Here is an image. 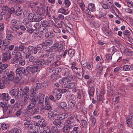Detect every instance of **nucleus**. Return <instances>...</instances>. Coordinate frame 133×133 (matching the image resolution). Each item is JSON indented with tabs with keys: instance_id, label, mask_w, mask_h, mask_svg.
<instances>
[{
	"instance_id": "obj_1",
	"label": "nucleus",
	"mask_w": 133,
	"mask_h": 133,
	"mask_svg": "<svg viewBox=\"0 0 133 133\" xmlns=\"http://www.w3.org/2000/svg\"><path fill=\"white\" fill-rule=\"evenodd\" d=\"M20 52H23L25 54H26L28 52V50L22 45L15 46L12 54V55L15 56L16 57L11 59L10 62L11 63L15 64L17 63L20 58L22 57V54Z\"/></svg>"
},
{
	"instance_id": "obj_2",
	"label": "nucleus",
	"mask_w": 133,
	"mask_h": 133,
	"mask_svg": "<svg viewBox=\"0 0 133 133\" xmlns=\"http://www.w3.org/2000/svg\"><path fill=\"white\" fill-rule=\"evenodd\" d=\"M18 91L20 95H22V97L24 101L26 102L29 97V93L30 90L28 87H25L24 89L22 87H20L18 88Z\"/></svg>"
},
{
	"instance_id": "obj_3",
	"label": "nucleus",
	"mask_w": 133,
	"mask_h": 133,
	"mask_svg": "<svg viewBox=\"0 0 133 133\" xmlns=\"http://www.w3.org/2000/svg\"><path fill=\"white\" fill-rule=\"evenodd\" d=\"M45 95L41 93L36 95L33 96L31 100V102L36 104V102L38 101V105H43V102Z\"/></svg>"
},
{
	"instance_id": "obj_4",
	"label": "nucleus",
	"mask_w": 133,
	"mask_h": 133,
	"mask_svg": "<svg viewBox=\"0 0 133 133\" xmlns=\"http://www.w3.org/2000/svg\"><path fill=\"white\" fill-rule=\"evenodd\" d=\"M42 106L43 107L41 108L43 109H44L45 110L47 111H51L52 109V107L50 104L49 97L48 96H46L45 98L44 106H43V105Z\"/></svg>"
},
{
	"instance_id": "obj_5",
	"label": "nucleus",
	"mask_w": 133,
	"mask_h": 133,
	"mask_svg": "<svg viewBox=\"0 0 133 133\" xmlns=\"http://www.w3.org/2000/svg\"><path fill=\"white\" fill-rule=\"evenodd\" d=\"M11 96L7 92L4 93L0 94V98L4 101L8 102L11 99Z\"/></svg>"
},
{
	"instance_id": "obj_6",
	"label": "nucleus",
	"mask_w": 133,
	"mask_h": 133,
	"mask_svg": "<svg viewBox=\"0 0 133 133\" xmlns=\"http://www.w3.org/2000/svg\"><path fill=\"white\" fill-rule=\"evenodd\" d=\"M54 61V59L53 57H49L45 61V64L47 65H50L52 64L53 65H58V64L57 63L58 62H55L53 63Z\"/></svg>"
},
{
	"instance_id": "obj_7",
	"label": "nucleus",
	"mask_w": 133,
	"mask_h": 133,
	"mask_svg": "<svg viewBox=\"0 0 133 133\" xmlns=\"http://www.w3.org/2000/svg\"><path fill=\"white\" fill-rule=\"evenodd\" d=\"M65 88H67L68 90L69 89H71L72 91L75 92H76L77 89L76 84L74 82L69 83L67 85L65 86Z\"/></svg>"
},
{
	"instance_id": "obj_8",
	"label": "nucleus",
	"mask_w": 133,
	"mask_h": 133,
	"mask_svg": "<svg viewBox=\"0 0 133 133\" xmlns=\"http://www.w3.org/2000/svg\"><path fill=\"white\" fill-rule=\"evenodd\" d=\"M27 69L29 72L34 74L37 72L39 69L38 68L36 65H31L27 67Z\"/></svg>"
},
{
	"instance_id": "obj_9",
	"label": "nucleus",
	"mask_w": 133,
	"mask_h": 133,
	"mask_svg": "<svg viewBox=\"0 0 133 133\" xmlns=\"http://www.w3.org/2000/svg\"><path fill=\"white\" fill-rule=\"evenodd\" d=\"M70 79L67 77H64L60 79L59 81V83L64 87L70 82Z\"/></svg>"
},
{
	"instance_id": "obj_10",
	"label": "nucleus",
	"mask_w": 133,
	"mask_h": 133,
	"mask_svg": "<svg viewBox=\"0 0 133 133\" xmlns=\"http://www.w3.org/2000/svg\"><path fill=\"white\" fill-rule=\"evenodd\" d=\"M52 123L54 125L56 126L58 128L62 127L63 125L61 120L59 118L55 119L53 121Z\"/></svg>"
},
{
	"instance_id": "obj_11",
	"label": "nucleus",
	"mask_w": 133,
	"mask_h": 133,
	"mask_svg": "<svg viewBox=\"0 0 133 133\" xmlns=\"http://www.w3.org/2000/svg\"><path fill=\"white\" fill-rule=\"evenodd\" d=\"M35 62L36 64V66L39 69L43 67L45 64V61L43 59H38L37 61H35Z\"/></svg>"
},
{
	"instance_id": "obj_12",
	"label": "nucleus",
	"mask_w": 133,
	"mask_h": 133,
	"mask_svg": "<svg viewBox=\"0 0 133 133\" xmlns=\"http://www.w3.org/2000/svg\"><path fill=\"white\" fill-rule=\"evenodd\" d=\"M26 69L24 67H20L18 68L16 70V72L17 74L20 76V75L24 74H25Z\"/></svg>"
},
{
	"instance_id": "obj_13",
	"label": "nucleus",
	"mask_w": 133,
	"mask_h": 133,
	"mask_svg": "<svg viewBox=\"0 0 133 133\" xmlns=\"http://www.w3.org/2000/svg\"><path fill=\"white\" fill-rule=\"evenodd\" d=\"M11 58V55L9 52H6L3 54L2 60L3 61H9Z\"/></svg>"
},
{
	"instance_id": "obj_14",
	"label": "nucleus",
	"mask_w": 133,
	"mask_h": 133,
	"mask_svg": "<svg viewBox=\"0 0 133 133\" xmlns=\"http://www.w3.org/2000/svg\"><path fill=\"white\" fill-rule=\"evenodd\" d=\"M0 107L1 108L3 112H5L8 108V105L5 102H0Z\"/></svg>"
},
{
	"instance_id": "obj_15",
	"label": "nucleus",
	"mask_w": 133,
	"mask_h": 133,
	"mask_svg": "<svg viewBox=\"0 0 133 133\" xmlns=\"http://www.w3.org/2000/svg\"><path fill=\"white\" fill-rule=\"evenodd\" d=\"M38 91V90L35 87L32 88L30 90V96L31 97H32L33 96L36 95Z\"/></svg>"
},
{
	"instance_id": "obj_16",
	"label": "nucleus",
	"mask_w": 133,
	"mask_h": 133,
	"mask_svg": "<svg viewBox=\"0 0 133 133\" xmlns=\"http://www.w3.org/2000/svg\"><path fill=\"white\" fill-rule=\"evenodd\" d=\"M32 123L30 121H26L25 122L24 124V127L28 128L30 129H34V127L32 126Z\"/></svg>"
},
{
	"instance_id": "obj_17",
	"label": "nucleus",
	"mask_w": 133,
	"mask_h": 133,
	"mask_svg": "<svg viewBox=\"0 0 133 133\" xmlns=\"http://www.w3.org/2000/svg\"><path fill=\"white\" fill-rule=\"evenodd\" d=\"M36 104L33 102H31L29 104L26 108V112H30V110L32 109L35 107Z\"/></svg>"
},
{
	"instance_id": "obj_18",
	"label": "nucleus",
	"mask_w": 133,
	"mask_h": 133,
	"mask_svg": "<svg viewBox=\"0 0 133 133\" xmlns=\"http://www.w3.org/2000/svg\"><path fill=\"white\" fill-rule=\"evenodd\" d=\"M58 107L63 109H66L67 108V106L66 103L64 102H62L59 103Z\"/></svg>"
},
{
	"instance_id": "obj_19",
	"label": "nucleus",
	"mask_w": 133,
	"mask_h": 133,
	"mask_svg": "<svg viewBox=\"0 0 133 133\" xmlns=\"http://www.w3.org/2000/svg\"><path fill=\"white\" fill-rule=\"evenodd\" d=\"M70 72L69 70L67 69H64L62 71V75L63 76H68L70 77L71 75L69 74H70Z\"/></svg>"
},
{
	"instance_id": "obj_20",
	"label": "nucleus",
	"mask_w": 133,
	"mask_h": 133,
	"mask_svg": "<svg viewBox=\"0 0 133 133\" xmlns=\"http://www.w3.org/2000/svg\"><path fill=\"white\" fill-rule=\"evenodd\" d=\"M8 79L10 81L12 80L15 77V74L13 72L10 71L7 76Z\"/></svg>"
},
{
	"instance_id": "obj_21",
	"label": "nucleus",
	"mask_w": 133,
	"mask_h": 133,
	"mask_svg": "<svg viewBox=\"0 0 133 133\" xmlns=\"http://www.w3.org/2000/svg\"><path fill=\"white\" fill-rule=\"evenodd\" d=\"M68 114L65 112L59 115L58 116L59 119L61 120H62L68 117Z\"/></svg>"
},
{
	"instance_id": "obj_22",
	"label": "nucleus",
	"mask_w": 133,
	"mask_h": 133,
	"mask_svg": "<svg viewBox=\"0 0 133 133\" xmlns=\"http://www.w3.org/2000/svg\"><path fill=\"white\" fill-rule=\"evenodd\" d=\"M75 121V119L74 116H71L69 117L66 121V122L69 124L73 123Z\"/></svg>"
},
{
	"instance_id": "obj_23",
	"label": "nucleus",
	"mask_w": 133,
	"mask_h": 133,
	"mask_svg": "<svg viewBox=\"0 0 133 133\" xmlns=\"http://www.w3.org/2000/svg\"><path fill=\"white\" fill-rule=\"evenodd\" d=\"M69 25H67L65 27V28L67 31L69 33L72 32H73L72 29L73 26L72 24L71 23H69Z\"/></svg>"
},
{
	"instance_id": "obj_24",
	"label": "nucleus",
	"mask_w": 133,
	"mask_h": 133,
	"mask_svg": "<svg viewBox=\"0 0 133 133\" xmlns=\"http://www.w3.org/2000/svg\"><path fill=\"white\" fill-rule=\"evenodd\" d=\"M76 103L75 101L74 100H70L68 102L69 106L71 108H73L74 107Z\"/></svg>"
},
{
	"instance_id": "obj_25",
	"label": "nucleus",
	"mask_w": 133,
	"mask_h": 133,
	"mask_svg": "<svg viewBox=\"0 0 133 133\" xmlns=\"http://www.w3.org/2000/svg\"><path fill=\"white\" fill-rule=\"evenodd\" d=\"M48 117L51 120L53 121L55 118L54 117V112L53 111H50L48 114Z\"/></svg>"
},
{
	"instance_id": "obj_26",
	"label": "nucleus",
	"mask_w": 133,
	"mask_h": 133,
	"mask_svg": "<svg viewBox=\"0 0 133 133\" xmlns=\"http://www.w3.org/2000/svg\"><path fill=\"white\" fill-rule=\"evenodd\" d=\"M51 49H49L46 53L45 55L47 57H52L55 55V54L51 51Z\"/></svg>"
},
{
	"instance_id": "obj_27",
	"label": "nucleus",
	"mask_w": 133,
	"mask_h": 133,
	"mask_svg": "<svg viewBox=\"0 0 133 133\" xmlns=\"http://www.w3.org/2000/svg\"><path fill=\"white\" fill-rule=\"evenodd\" d=\"M90 121L91 122V124L92 127L94 126L96 122V119L92 116L90 117Z\"/></svg>"
},
{
	"instance_id": "obj_28",
	"label": "nucleus",
	"mask_w": 133,
	"mask_h": 133,
	"mask_svg": "<svg viewBox=\"0 0 133 133\" xmlns=\"http://www.w3.org/2000/svg\"><path fill=\"white\" fill-rule=\"evenodd\" d=\"M18 92L16 89H13L9 91L10 94L12 96H13L18 94Z\"/></svg>"
},
{
	"instance_id": "obj_29",
	"label": "nucleus",
	"mask_w": 133,
	"mask_h": 133,
	"mask_svg": "<svg viewBox=\"0 0 133 133\" xmlns=\"http://www.w3.org/2000/svg\"><path fill=\"white\" fill-rule=\"evenodd\" d=\"M70 128V125H66L63 128L62 131L64 132H68L69 131Z\"/></svg>"
},
{
	"instance_id": "obj_30",
	"label": "nucleus",
	"mask_w": 133,
	"mask_h": 133,
	"mask_svg": "<svg viewBox=\"0 0 133 133\" xmlns=\"http://www.w3.org/2000/svg\"><path fill=\"white\" fill-rule=\"evenodd\" d=\"M25 20H24L23 21V23H24V24H27V23H28V21L27 22H25ZM31 26L32 25L30 23H28V24H26V27L27 29H29V30H28V31L29 30V31H30V30H31V31H32V30H33V29H30L31 27Z\"/></svg>"
},
{
	"instance_id": "obj_31",
	"label": "nucleus",
	"mask_w": 133,
	"mask_h": 133,
	"mask_svg": "<svg viewBox=\"0 0 133 133\" xmlns=\"http://www.w3.org/2000/svg\"><path fill=\"white\" fill-rule=\"evenodd\" d=\"M52 43V41L50 40H47L43 43V45L45 46H49Z\"/></svg>"
},
{
	"instance_id": "obj_32",
	"label": "nucleus",
	"mask_w": 133,
	"mask_h": 133,
	"mask_svg": "<svg viewBox=\"0 0 133 133\" xmlns=\"http://www.w3.org/2000/svg\"><path fill=\"white\" fill-rule=\"evenodd\" d=\"M89 22H90V25L92 27L96 28H98L99 27V25L97 23L95 22H91L90 21Z\"/></svg>"
},
{
	"instance_id": "obj_33",
	"label": "nucleus",
	"mask_w": 133,
	"mask_h": 133,
	"mask_svg": "<svg viewBox=\"0 0 133 133\" xmlns=\"http://www.w3.org/2000/svg\"><path fill=\"white\" fill-rule=\"evenodd\" d=\"M14 133H22V131L20 127H16L13 129Z\"/></svg>"
},
{
	"instance_id": "obj_34",
	"label": "nucleus",
	"mask_w": 133,
	"mask_h": 133,
	"mask_svg": "<svg viewBox=\"0 0 133 133\" xmlns=\"http://www.w3.org/2000/svg\"><path fill=\"white\" fill-rule=\"evenodd\" d=\"M9 8L7 6H4L2 9V12L4 15H6L8 12Z\"/></svg>"
},
{
	"instance_id": "obj_35",
	"label": "nucleus",
	"mask_w": 133,
	"mask_h": 133,
	"mask_svg": "<svg viewBox=\"0 0 133 133\" xmlns=\"http://www.w3.org/2000/svg\"><path fill=\"white\" fill-rule=\"evenodd\" d=\"M39 112V110L37 108H35L34 110H30V113L31 115H35L38 113ZM29 112H27V114H28Z\"/></svg>"
},
{
	"instance_id": "obj_36",
	"label": "nucleus",
	"mask_w": 133,
	"mask_h": 133,
	"mask_svg": "<svg viewBox=\"0 0 133 133\" xmlns=\"http://www.w3.org/2000/svg\"><path fill=\"white\" fill-rule=\"evenodd\" d=\"M75 54V51L73 49H70L68 51V54L70 57L72 58Z\"/></svg>"
},
{
	"instance_id": "obj_37",
	"label": "nucleus",
	"mask_w": 133,
	"mask_h": 133,
	"mask_svg": "<svg viewBox=\"0 0 133 133\" xmlns=\"http://www.w3.org/2000/svg\"><path fill=\"white\" fill-rule=\"evenodd\" d=\"M104 34L107 36H109L112 35V32L108 30H105L103 31Z\"/></svg>"
},
{
	"instance_id": "obj_38",
	"label": "nucleus",
	"mask_w": 133,
	"mask_h": 133,
	"mask_svg": "<svg viewBox=\"0 0 133 133\" xmlns=\"http://www.w3.org/2000/svg\"><path fill=\"white\" fill-rule=\"evenodd\" d=\"M49 28L48 27L46 26L45 27H43L41 30L40 31L42 34H45L48 31Z\"/></svg>"
},
{
	"instance_id": "obj_39",
	"label": "nucleus",
	"mask_w": 133,
	"mask_h": 133,
	"mask_svg": "<svg viewBox=\"0 0 133 133\" xmlns=\"http://www.w3.org/2000/svg\"><path fill=\"white\" fill-rule=\"evenodd\" d=\"M32 19L30 20L31 22L35 21L36 22L41 21L43 19L42 17H38L37 18H35V17H31Z\"/></svg>"
},
{
	"instance_id": "obj_40",
	"label": "nucleus",
	"mask_w": 133,
	"mask_h": 133,
	"mask_svg": "<svg viewBox=\"0 0 133 133\" xmlns=\"http://www.w3.org/2000/svg\"><path fill=\"white\" fill-rule=\"evenodd\" d=\"M38 122H39L40 124V126L41 127H44L46 125V123L44 122V119H39V121H38Z\"/></svg>"
},
{
	"instance_id": "obj_41",
	"label": "nucleus",
	"mask_w": 133,
	"mask_h": 133,
	"mask_svg": "<svg viewBox=\"0 0 133 133\" xmlns=\"http://www.w3.org/2000/svg\"><path fill=\"white\" fill-rule=\"evenodd\" d=\"M89 87L90 88L89 91V95L90 96H93L94 94L95 89L92 86L91 87L90 86H89Z\"/></svg>"
},
{
	"instance_id": "obj_42",
	"label": "nucleus",
	"mask_w": 133,
	"mask_h": 133,
	"mask_svg": "<svg viewBox=\"0 0 133 133\" xmlns=\"http://www.w3.org/2000/svg\"><path fill=\"white\" fill-rule=\"evenodd\" d=\"M1 126L2 129L4 130H6L9 127V125L8 124L4 123H2Z\"/></svg>"
},
{
	"instance_id": "obj_43",
	"label": "nucleus",
	"mask_w": 133,
	"mask_h": 133,
	"mask_svg": "<svg viewBox=\"0 0 133 133\" xmlns=\"http://www.w3.org/2000/svg\"><path fill=\"white\" fill-rule=\"evenodd\" d=\"M126 123L128 126L133 129V123L132 122V121L127 119Z\"/></svg>"
},
{
	"instance_id": "obj_44",
	"label": "nucleus",
	"mask_w": 133,
	"mask_h": 133,
	"mask_svg": "<svg viewBox=\"0 0 133 133\" xmlns=\"http://www.w3.org/2000/svg\"><path fill=\"white\" fill-rule=\"evenodd\" d=\"M51 78L52 80L55 81L58 78V75L57 73L52 74L51 76Z\"/></svg>"
},
{
	"instance_id": "obj_45",
	"label": "nucleus",
	"mask_w": 133,
	"mask_h": 133,
	"mask_svg": "<svg viewBox=\"0 0 133 133\" xmlns=\"http://www.w3.org/2000/svg\"><path fill=\"white\" fill-rule=\"evenodd\" d=\"M81 123L84 127L86 128L88 125L87 121L84 120H82L81 121Z\"/></svg>"
},
{
	"instance_id": "obj_46",
	"label": "nucleus",
	"mask_w": 133,
	"mask_h": 133,
	"mask_svg": "<svg viewBox=\"0 0 133 133\" xmlns=\"http://www.w3.org/2000/svg\"><path fill=\"white\" fill-rule=\"evenodd\" d=\"M39 5V6H35V9H36L38 10L39 9V8H40V6H41V4L40 3H39V2H34L33 3V5L34 6H35V5Z\"/></svg>"
},
{
	"instance_id": "obj_47",
	"label": "nucleus",
	"mask_w": 133,
	"mask_h": 133,
	"mask_svg": "<svg viewBox=\"0 0 133 133\" xmlns=\"http://www.w3.org/2000/svg\"><path fill=\"white\" fill-rule=\"evenodd\" d=\"M130 70L129 66L128 65H125L123 66V70L124 71H128Z\"/></svg>"
},
{
	"instance_id": "obj_48",
	"label": "nucleus",
	"mask_w": 133,
	"mask_h": 133,
	"mask_svg": "<svg viewBox=\"0 0 133 133\" xmlns=\"http://www.w3.org/2000/svg\"><path fill=\"white\" fill-rule=\"evenodd\" d=\"M8 66V65L7 64H4L1 65L0 67V69L2 70H4L7 68Z\"/></svg>"
},
{
	"instance_id": "obj_49",
	"label": "nucleus",
	"mask_w": 133,
	"mask_h": 133,
	"mask_svg": "<svg viewBox=\"0 0 133 133\" xmlns=\"http://www.w3.org/2000/svg\"><path fill=\"white\" fill-rule=\"evenodd\" d=\"M22 58L20 59V60L19 62V63L22 65H24L25 64V60L23 59H21Z\"/></svg>"
},
{
	"instance_id": "obj_50",
	"label": "nucleus",
	"mask_w": 133,
	"mask_h": 133,
	"mask_svg": "<svg viewBox=\"0 0 133 133\" xmlns=\"http://www.w3.org/2000/svg\"><path fill=\"white\" fill-rule=\"evenodd\" d=\"M21 79V76H19L18 74H17L16 76L15 77V80L14 82L15 83H18L20 80Z\"/></svg>"
},
{
	"instance_id": "obj_51",
	"label": "nucleus",
	"mask_w": 133,
	"mask_h": 133,
	"mask_svg": "<svg viewBox=\"0 0 133 133\" xmlns=\"http://www.w3.org/2000/svg\"><path fill=\"white\" fill-rule=\"evenodd\" d=\"M54 36V35L53 34H52V35H51V33L50 32H48V31L45 34V37L47 38H50Z\"/></svg>"
},
{
	"instance_id": "obj_52",
	"label": "nucleus",
	"mask_w": 133,
	"mask_h": 133,
	"mask_svg": "<svg viewBox=\"0 0 133 133\" xmlns=\"http://www.w3.org/2000/svg\"><path fill=\"white\" fill-rule=\"evenodd\" d=\"M33 118L34 120L36 122H38V121H39V119H41V117L39 115L35 116Z\"/></svg>"
},
{
	"instance_id": "obj_53",
	"label": "nucleus",
	"mask_w": 133,
	"mask_h": 133,
	"mask_svg": "<svg viewBox=\"0 0 133 133\" xmlns=\"http://www.w3.org/2000/svg\"><path fill=\"white\" fill-rule=\"evenodd\" d=\"M23 112L20 110H18L16 112V115L17 116L23 115Z\"/></svg>"
},
{
	"instance_id": "obj_54",
	"label": "nucleus",
	"mask_w": 133,
	"mask_h": 133,
	"mask_svg": "<svg viewBox=\"0 0 133 133\" xmlns=\"http://www.w3.org/2000/svg\"><path fill=\"white\" fill-rule=\"evenodd\" d=\"M95 8V5L92 3H90L88 5V9L92 10Z\"/></svg>"
},
{
	"instance_id": "obj_55",
	"label": "nucleus",
	"mask_w": 133,
	"mask_h": 133,
	"mask_svg": "<svg viewBox=\"0 0 133 133\" xmlns=\"http://www.w3.org/2000/svg\"><path fill=\"white\" fill-rule=\"evenodd\" d=\"M6 37L8 39L11 40L13 39V36L11 34H7Z\"/></svg>"
},
{
	"instance_id": "obj_56",
	"label": "nucleus",
	"mask_w": 133,
	"mask_h": 133,
	"mask_svg": "<svg viewBox=\"0 0 133 133\" xmlns=\"http://www.w3.org/2000/svg\"><path fill=\"white\" fill-rule=\"evenodd\" d=\"M68 90L67 88H65L59 89V92L62 93H65Z\"/></svg>"
},
{
	"instance_id": "obj_57",
	"label": "nucleus",
	"mask_w": 133,
	"mask_h": 133,
	"mask_svg": "<svg viewBox=\"0 0 133 133\" xmlns=\"http://www.w3.org/2000/svg\"><path fill=\"white\" fill-rule=\"evenodd\" d=\"M9 42L7 39H6L4 40L3 42V44L4 46L8 45L9 44Z\"/></svg>"
},
{
	"instance_id": "obj_58",
	"label": "nucleus",
	"mask_w": 133,
	"mask_h": 133,
	"mask_svg": "<svg viewBox=\"0 0 133 133\" xmlns=\"http://www.w3.org/2000/svg\"><path fill=\"white\" fill-rule=\"evenodd\" d=\"M79 6L80 8L82 10H84V7H85V5L83 2H79Z\"/></svg>"
},
{
	"instance_id": "obj_59",
	"label": "nucleus",
	"mask_w": 133,
	"mask_h": 133,
	"mask_svg": "<svg viewBox=\"0 0 133 133\" xmlns=\"http://www.w3.org/2000/svg\"><path fill=\"white\" fill-rule=\"evenodd\" d=\"M102 6L103 8L105 9H109L110 8V5L106 4H104Z\"/></svg>"
},
{
	"instance_id": "obj_60",
	"label": "nucleus",
	"mask_w": 133,
	"mask_h": 133,
	"mask_svg": "<svg viewBox=\"0 0 133 133\" xmlns=\"http://www.w3.org/2000/svg\"><path fill=\"white\" fill-rule=\"evenodd\" d=\"M2 81L4 83L6 84H8V83L6 81L7 80L6 77H2L1 79Z\"/></svg>"
},
{
	"instance_id": "obj_61",
	"label": "nucleus",
	"mask_w": 133,
	"mask_h": 133,
	"mask_svg": "<svg viewBox=\"0 0 133 133\" xmlns=\"http://www.w3.org/2000/svg\"><path fill=\"white\" fill-rule=\"evenodd\" d=\"M76 75L77 77L79 79H81L82 78V74L80 73L77 72L76 73Z\"/></svg>"
},
{
	"instance_id": "obj_62",
	"label": "nucleus",
	"mask_w": 133,
	"mask_h": 133,
	"mask_svg": "<svg viewBox=\"0 0 133 133\" xmlns=\"http://www.w3.org/2000/svg\"><path fill=\"white\" fill-rule=\"evenodd\" d=\"M64 3L66 6L67 7H68L70 4V2L68 0H65Z\"/></svg>"
},
{
	"instance_id": "obj_63",
	"label": "nucleus",
	"mask_w": 133,
	"mask_h": 133,
	"mask_svg": "<svg viewBox=\"0 0 133 133\" xmlns=\"http://www.w3.org/2000/svg\"><path fill=\"white\" fill-rule=\"evenodd\" d=\"M103 95H99L98 98L97 99L98 101H101L102 102H103Z\"/></svg>"
},
{
	"instance_id": "obj_64",
	"label": "nucleus",
	"mask_w": 133,
	"mask_h": 133,
	"mask_svg": "<svg viewBox=\"0 0 133 133\" xmlns=\"http://www.w3.org/2000/svg\"><path fill=\"white\" fill-rule=\"evenodd\" d=\"M62 94L60 93H58L55 96L56 98L57 99H60L62 96Z\"/></svg>"
}]
</instances>
